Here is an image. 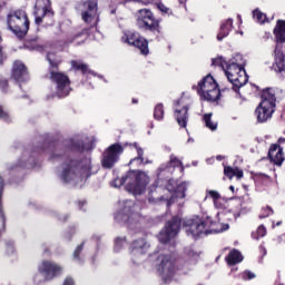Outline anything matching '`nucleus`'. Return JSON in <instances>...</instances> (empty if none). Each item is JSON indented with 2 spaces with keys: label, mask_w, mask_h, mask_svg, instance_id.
<instances>
[{
  "label": "nucleus",
  "mask_w": 285,
  "mask_h": 285,
  "mask_svg": "<svg viewBox=\"0 0 285 285\" xmlns=\"http://www.w3.org/2000/svg\"><path fill=\"white\" fill-rule=\"evenodd\" d=\"M50 161H62L57 168V177L62 184H70L71 186H79L83 184L90 175H92V160L85 158L82 160L66 157V151L57 148L49 157Z\"/></svg>",
  "instance_id": "obj_1"
},
{
  "label": "nucleus",
  "mask_w": 285,
  "mask_h": 285,
  "mask_svg": "<svg viewBox=\"0 0 285 285\" xmlns=\"http://www.w3.org/2000/svg\"><path fill=\"white\" fill-rule=\"evenodd\" d=\"M144 205L134 200H119L118 210L114 214V219L120 226H127L131 230L140 228L144 222Z\"/></svg>",
  "instance_id": "obj_2"
},
{
  "label": "nucleus",
  "mask_w": 285,
  "mask_h": 285,
  "mask_svg": "<svg viewBox=\"0 0 285 285\" xmlns=\"http://www.w3.org/2000/svg\"><path fill=\"white\" fill-rule=\"evenodd\" d=\"M229 225L213 220L208 214L203 216H196L195 218L187 222L186 233L189 237H202V235H212V233H224L228 230Z\"/></svg>",
  "instance_id": "obj_3"
},
{
  "label": "nucleus",
  "mask_w": 285,
  "mask_h": 285,
  "mask_svg": "<svg viewBox=\"0 0 285 285\" xmlns=\"http://www.w3.org/2000/svg\"><path fill=\"white\" fill-rule=\"evenodd\" d=\"M112 188L125 187L127 193L139 197L144 193V171L141 169H131L127 171L121 178H116L110 183Z\"/></svg>",
  "instance_id": "obj_4"
},
{
  "label": "nucleus",
  "mask_w": 285,
  "mask_h": 285,
  "mask_svg": "<svg viewBox=\"0 0 285 285\" xmlns=\"http://www.w3.org/2000/svg\"><path fill=\"white\" fill-rule=\"evenodd\" d=\"M277 106V98L275 97V89L266 88L262 92V101L255 110L256 119L259 124L268 121L275 112Z\"/></svg>",
  "instance_id": "obj_5"
},
{
  "label": "nucleus",
  "mask_w": 285,
  "mask_h": 285,
  "mask_svg": "<svg viewBox=\"0 0 285 285\" xmlns=\"http://www.w3.org/2000/svg\"><path fill=\"white\" fill-rule=\"evenodd\" d=\"M193 90L197 91V95H199L203 101L215 102L219 101V98L222 97L219 85L212 75L205 76L198 85H194Z\"/></svg>",
  "instance_id": "obj_6"
},
{
  "label": "nucleus",
  "mask_w": 285,
  "mask_h": 285,
  "mask_svg": "<svg viewBox=\"0 0 285 285\" xmlns=\"http://www.w3.org/2000/svg\"><path fill=\"white\" fill-rule=\"evenodd\" d=\"M7 26L18 39H23L30 30V21L28 20V13L23 10H17L7 16Z\"/></svg>",
  "instance_id": "obj_7"
},
{
  "label": "nucleus",
  "mask_w": 285,
  "mask_h": 285,
  "mask_svg": "<svg viewBox=\"0 0 285 285\" xmlns=\"http://www.w3.org/2000/svg\"><path fill=\"white\" fill-rule=\"evenodd\" d=\"M50 79L55 85V91L50 96H47V99H52L53 97H58L59 99H63V97H68L72 90L70 87V78L66 76L63 72L51 71Z\"/></svg>",
  "instance_id": "obj_8"
},
{
  "label": "nucleus",
  "mask_w": 285,
  "mask_h": 285,
  "mask_svg": "<svg viewBox=\"0 0 285 285\" xmlns=\"http://www.w3.org/2000/svg\"><path fill=\"white\" fill-rule=\"evenodd\" d=\"M157 271L165 284L173 282V278L177 273V269L175 268V258L168 254L160 255L158 257Z\"/></svg>",
  "instance_id": "obj_9"
},
{
  "label": "nucleus",
  "mask_w": 285,
  "mask_h": 285,
  "mask_svg": "<svg viewBox=\"0 0 285 285\" xmlns=\"http://www.w3.org/2000/svg\"><path fill=\"white\" fill-rule=\"evenodd\" d=\"M225 75L234 92H237L242 88V86H244L246 81H248L244 67H239V70H236L235 68H233V65H227V68L225 69Z\"/></svg>",
  "instance_id": "obj_10"
},
{
  "label": "nucleus",
  "mask_w": 285,
  "mask_h": 285,
  "mask_svg": "<svg viewBox=\"0 0 285 285\" xmlns=\"http://www.w3.org/2000/svg\"><path fill=\"white\" fill-rule=\"evenodd\" d=\"M193 99L188 96H183L175 106L174 117L180 128L188 126V108H190Z\"/></svg>",
  "instance_id": "obj_11"
},
{
  "label": "nucleus",
  "mask_w": 285,
  "mask_h": 285,
  "mask_svg": "<svg viewBox=\"0 0 285 285\" xmlns=\"http://www.w3.org/2000/svg\"><path fill=\"white\" fill-rule=\"evenodd\" d=\"M124 154V146L114 144L109 146L104 153L101 158L102 168H114L115 164L119 161V157Z\"/></svg>",
  "instance_id": "obj_12"
},
{
  "label": "nucleus",
  "mask_w": 285,
  "mask_h": 285,
  "mask_svg": "<svg viewBox=\"0 0 285 285\" xmlns=\"http://www.w3.org/2000/svg\"><path fill=\"white\" fill-rule=\"evenodd\" d=\"M179 228H181V218L175 216L171 222L165 225V228L159 233L158 239L161 244H168L174 237L179 234Z\"/></svg>",
  "instance_id": "obj_13"
},
{
  "label": "nucleus",
  "mask_w": 285,
  "mask_h": 285,
  "mask_svg": "<svg viewBox=\"0 0 285 285\" xmlns=\"http://www.w3.org/2000/svg\"><path fill=\"white\" fill-rule=\"evenodd\" d=\"M33 14L36 17L37 26L43 23L46 19L52 21L55 13L50 7V0H36Z\"/></svg>",
  "instance_id": "obj_14"
},
{
  "label": "nucleus",
  "mask_w": 285,
  "mask_h": 285,
  "mask_svg": "<svg viewBox=\"0 0 285 285\" xmlns=\"http://www.w3.org/2000/svg\"><path fill=\"white\" fill-rule=\"evenodd\" d=\"M38 271L41 275H43L46 282H50L55 279V277L63 275V266L52 261H42L38 266Z\"/></svg>",
  "instance_id": "obj_15"
},
{
  "label": "nucleus",
  "mask_w": 285,
  "mask_h": 285,
  "mask_svg": "<svg viewBox=\"0 0 285 285\" xmlns=\"http://www.w3.org/2000/svg\"><path fill=\"white\" fill-rule=\"evenodd\" d=\"M158 184L159 186H165L168 193L176 191V197H178L179 199H184V197H186V190H188L187 181H183L177 185V181H175L174 179L166 178V179H158Z\"/></svg>",
  "instance_id": "obj_16"
},
{
  "label": "nucleus",
  "mask_w": 285,
  "mask_h": 285,
  "mask_svg": "<svg viewBox=\"0 0 285 285\" xmlns=\"http://www.w3.org/2000/svg\"><path fill=\"white\" fill-rule=\"evenodd\" d=\"M129 250L132 266H141V262H144V238L134 240Z\"/></svg>",
  "instance_id": "obj_17"
},
{
  "label": "nucleus",
  "mask_w": 285,
  "mask_h": 285,
  "mask_svg": "<svg viewBox=\"0 0 285 285\" xmlns=\"http://www.w3.org/2000/svg\"><path fill=\"white\" fill-rule=\"evenodd\" d=\"M121 41L128 43V46H134V48L140 50V55H144V39L139 33L135 31H126L121 37Z\"/></svg>",
  "instance_id": "obj_18"
},
{
  "label": "nucleus",
  "mask_w": 285,
  "mask_h": 285,
  "mask_svg": "<svg viewBox=\"0 0 285 285\" xmlns=\"http://www.w3.org/2000/svg\"><path fill=\"white\" fill-rule=\"evenodd\" d=\"M175 168H180V171L184 170V167H181V160H179L177 157L175 156H170V160L167 164H163L159 167V173H158V177L159 179H161V177H164V175H173V173L175 171Z\"/></svg>",
  "instance_id": "obj_19"
},
{
  "label": "nucleus",
  "mask_w": 285,
  "mask_h": 285,
  "mask_svg": "<svg viewBox=\"0 0 285 285\" xmlns=\"http://www.w3.org/2000/svg\"><path fill=\"white\" fill-rule=\"evenodd\" d=\"M85 11L81 17L85 23H92L97 19V0H88L83 3Z\"/></svg>",
  "instance_id": "obj_20"
},
{
  "label": "nucleus",
  "mask_w": 285,
  "mask_h": 285,
  "mask_svg": "<svg viewBox=\"0 0 285 285\" xmlns=\"http://www.w3.org/2000/svg\"><path fill=\"white\" fill-rule=\"evenodd\" d=\"M12 79H14L17 83H26V81H28V69H26V65L21 61H16L13 63Z\"/></svg>",
  "instance_id": "obj_21"
},
{
  "label": "nucleus",
  "mask_w": 285,
  "mask_h": 285,
  "mask_svg": "<svg viewBox=\"0 0 285 285\" xmlns=\"http://www.w3.org/2000/svg\"><path fill=\"white\" fill-rule=\"evenodd\" d=\"M199 250H197L194 246L186 247L184 249L183 259L185 261V268H190V266H195L199 261Z\"/></svg>",
  "instance_id": "obj_22"
},
{
  "label": "nucleus",
  "mask_w": 285,
  "mask_h": 285,
  "mask_svg": "<svg viewBox=\"0 0 285 285\" xmlns=\"http://www.w3.org/2000/svg\"><path fill=\"white\" fill-rule=\"evenodd\" d=\"M274 65L273 68L276 72H285V57L282 45L277 43L274 50Z\"/></svg>",
  "instance_id": "obj_23"
},
{
  "label": "nucleus",
  "mask_w": 285,
  "mask_h": 285,
  "mask_svg": "<svg viewBox=\"0 0 285 285\" xmlns=\"http://www.w3.org/2000/svg\"><path fill=\"white\" fill-rule=\"evenodd\" d=\"M268 157L276 166L284 164V149L279 145L274 144L269 147Z\"/></svg>",
  "instance_id": "obj_24"
},
{
  "label": "nucleus",
  "mask_w": 285,
  "mask_h": 285,
  "mask_svg": "<svg viewBox=\"0 0 285 285\" xmlns=\"http://www.w3.org/2000/svg\"><path fill=\"white\" fill-rule=\"evenodd\" d=\"M144 26L145 30H150L151 32H157L159 30V21L155 20L153 11L145 9L144 11Z\"/></svg>",
  "instance_id": "obj_25"
},
{
  "label": "nucleus",
  "mask_w": 285,
  "mask_h": 285,
  "mask_svg": "<svg viewBox=\"0 0 285 285\" xmlns=\"http://www.w3.org/2000/svg\"><path fill=\"white\" fill-rule=\"evenodd\" d=\"M232 30H233V19L229 18L222 22L220 30L217 35V40L223 41L224 39H226V37L230 35Z\"/></svg>",
  "instance_id": "obj_26"
},
{
  "label": "nucleus",
  "mask_w": 285,
  "mask_h": 285,
  "mask_svg": "<svg viewBox=\"0 0 285 285\" xmlns=\"http://www.w3.org/2000/svg\"><path fill=\"white\" fill-rule=\"evenodd\" d=\"M6 186V180H3V176L0 175V200L3 196V188ZM3 230H6V216L3 215V208L0 203V237L3 235Z\"/></svg>",
  "instance_id": "obj_27"
},
{
  "label": "nucleus",
  "mask_w": 285,
  "mask_h": 285,
  "mask_svg": "<svg viewBox=\"0 0 285 285\" xmlns=\"http://www.w3.org/2000/svg\"><path fill=\"white\" fill-rule=\"evenodd\" d=\"M226 262L229 266H235V264L244 262V256L242 255V252L233 249L226 257Z\"/></svg>",
  "instance_id": "obj_28"
},
{
  "label": "nucleus",
  "mask_w": 285,
  "mask_h": 285,
  "mask_svg": "<svg viewBox=\"0 0 285 285\" xmlns=\"http://www.w3.org/2000/svg\"><path fill=\"white\" fill-rule=\"evenodd\" d=\"M66 146L67 150H70L71 153H83L85 150H88V147H86L81 140H69Z\"/></svg>",
  "instance_id": "obj_29"
},
{
  "label": "nucleus",
  "mask_w": 285,
  "mask_h": 285,
  "mask_svg": "<svg viewBox=\"0 0 285 285\" xmlns=\"http://www.w3.org/2000/svg\"><path fill=\"white\" fill-rule=\"evenodd\" d=\"M274 35H275L277 41H279V43H284V41H285V20L277 21V24L274 29Z\"/></svg>",
  "instance_id": "obj_30"
},
{
  "label": "nucleus",
  "mask_w": 285,
  "mask_h": 285,
  "mask_svg": "<svg viewBox=\"0 0 285 285\" xmlns=\"http://www.w3.org/2000/svg\"><path fill=\"white\" fill-rule=\"evenodd\" d=\"M71 68L73 70H80L82 75H95V72L88 68V65L83 63L82 61L72 60Z\"/></svg>",
  "instance_id": "obj_31"
},
{
  "label": "nucleus",
  "mask_w": 285,
  "mask_h": 285,
  "mask_svg": "<svg viewBox=\"0 0 285 285\" xmlns=\"http://www.w3.org/2000/svg\"><path fill=\"white\" fill-rule=\"evenodd\" d=\"M224 175L229 179H233V177H237V179H242V177H244V171L239 168L225 167Z\"/></svg>",
  "instance_id": "obj_32"
},
{
  "label": "nucleus",
  "mask_w": 285,
  "mask_h": 285,
  "mask_svg": "<svg viewBox=\"0 0 285 285\" xmlns=\"http://www.w3.org/2000/svg\"><path fill=\"white\" fill-rule=\"evenodd\" d=\"M227 63L232 65V68H235L236 70H239L240 67L246 66V61H244V56L239 53L234 55V57Z\"/></svg>",
  "instance_id": "obj_33"
},
{
  "label": "nucleus",
  "mask_w": 285,
  "mask_h": 285,
  "mask_svg": "<svg viewBox=\"0 0 285 285\" xmlns=\"http://www.w3.org/2000/svg\"><path fill=\"white\" fill-rule=\"evenodd\" d=\"M204 124L208 130L215 131L217 130V121L213 120V112L205 114L203 116Z\"/></svg>",
  "instance_id": "obj_34"
},
{
  "label": "nucleus",
  "mask_w": 285,
  "mask_h": 285,
  "mask_svg": "<svg viewBox=\"0 0 285 285\" xmlns=\"http://www.w3.org/2000/svg\"><path fill=\"white\" fill-rule=\"evenodd\" d=\"M47 61L49 62L51 68H57L59 63H61V58L57 56L55 52H48L47 53Z\"/></svg>",
  "instance_id": "obj_35"
},
{
  "label": "nucleus",
  "mask_w": 285,
  "mask_h": 285,
  "mask_svg": "<svg viewBox=\"0 0 285 285\" xmlns=\"http://www.w3.org/2000/svg\"><path fill=\"white\" fill-rule=\"evenodd\" d=\"M129 166L137 170V168H141L144 166V157H141V151H138V157L130 160Z\"/></svg>",
  "instance_id": "obj_36"
},
{
  "label": "nucleus",
  "mask_w": 285,
  "mask_h": 285,
  "mask_svg": "<svg viewBox=\"0 0 285 285\" xmlns=\"http://www.w3.org/2000/svg\"><path fill=\"white\" fill-rule=\"evenodd\" d=\"M253 17L256 23H266L267 18L264 12H262L259 9H255L253 11Z\"/></svg>",
  "instance_id": "obj_37"
},
{
  "label": "nucleus",
  "mask_w": 285,
  "mask_h": 285,
  "mask_svg": "<svg viewBox=\"0 0 285 285\" xmlns=\"http://www.w3.org/2000/svg\"><path fill=\"white\" fill-rule=\"evenodd\" d=\"M126 244H127L126 237L116 238L115 239V246H114L115 253H120V250L122 248H126Z\"/></svg>",
  "instance_id": "obj_38"
},
{
  "label": "nucleus",
  "mask_w": 285,
  "mask_h": 285,
  "mask_svg": "<svg viewBox=\"0 0 285 285\" xmlns=\"http://www.w3.org/2000/svg\"><path fill=\"white\" fill-rule=\"evenodd\" d=\"M154 118L156 119V121H161V119H164V105L163 104L156 105V107L154 109Z\"/></svg>",
  "instance_id": "obj_39"
},
{
  "label": "nucleus",
  "mask_w": 285,
  "mask_h": 285,
  "mask_svg": "<svg viewBox=\"0 0 285 285\" xmlns=\"http://www.w3.org/2000/svg\"><path fill=\"white\" fill-rule=\"evenodd\" d=\"M212 63L213 66H219V68H222L224 72L226 71V68H228V61H226L224 57H217L213 59Z\"/></svg>",
  "instance_id": "obj_40"
},
{
  "label": "nucleus",
  "mask_w": 285,
  "mask_h": 285,
  "mask_svg": "<svg viewBox=\"0 0 285 285\" xmlns=\"http://www.w3.org/2000/svg\"><path fill=\"white\" fill-rule=\"evenodd\" d=\"M208 197H210V199H213V203H215L218 199H222V194H219V191L217 190L206 189L205 199H208Z\"/></svg>",
  "instance_id": "obj_41"
},
{
  "label": "nucleus",
  "mask_w": 285,
  "mask_h": 285,
  "mask_svg": "<svg viewBox=\"0 0 285 285\" xmlns=\"http://www.w3.org/2000/svg\"><path fill=\"white\" fill-rule=\"evenodd\" d=\"M273 207L266 206L261 209L259 219H266V217H271V215H274Z\"/></svg>",
  "instance_id": "obj_42"
},
{
  "label": "nucleus",
  "mask_w": 285,
  "mask_h": 285,
  "mask_svg": "<svg viewBox=\"0 0 285 285\" xmlns=\"http://www.w3.org/2000/svg\"><path fill=\"white\" fill-rule=\"evenodd\" d=\"M219 215H223L224 217H226V219H228L229 222H233V219H237L239 217V214H236L233 210H228L227 213H217L216 214V218H219Z\"/></svg>",
  "instance_id": "obj_43"
},
{
  "label": "nucleus",
  "mask_w": 285,
  "mask_h": 285,
  "mask_svg": "<svg viewBox=\"0 0 285 285\" xmlns=\"http://www.w3.org/2000/svg\"><path fill=\"white\" fill-rule=\"evenodd\" d=\"M252 237H254V239H259V237H266V227H264V225H261L257 228L256 234H252Z\"/></svg>",
  "instance_id": "obj_44"
},
{
  "label": "nucleus",
  "mask_w": 285,
  "mask_h": 285,
  "mask_svg": "<svg viewBox=\"0 0 285 285\" xmlns=\"http://www.w3.org/2000/svg\"><path fill=\"white\" fill-rule=\"evenodd\" d=\"M7 255H14L17 250L14 249V242L7 240L6 242Z\"/></svg>",
  "instance_id": "obj_45"
},
{
  "label": "nucleus",
  "mask_w": 285,
  "mask_h": 285,
  "mask_svg": "<svg viewBox=\"0 0 285 285\" xmlns=\"http://www.w3.org/2000/svg\"><path fill=\"white\" fill-rule=\"evenodd\" d=\"M157 8L163 14H170V8L166 7L164 3H158Z\"/></svg>",
  "instance_id": "obj_46"
},
{
  "label": "nucleus",
  "mask_w": 285,
  "mask_h": 285,
  "mask_svg": "<svg viewBox=\"0 0 285 285\" xmlns=\"http://www.w3.org/2000/svg\"><path fill=\"white\" fill-rule=\"evenodd\" d=\"M85 245L86 243L80 244L73 252V258L77 259V262H79V254L83 250Z\"/></svg>",
  "instance_id": "obj_47"
},
{
  "label": "nucleus",
  "mask_w": 285,
  "mask_h": 285,
  "mask_svg": "<svg viewBox=\"0 0 285 285\" xmlns=\"http://www.w3.org/2000/svg\"><path fill=\"white\" fill-rule=\"evenodd\" d=\"M0 119H4V121H10V114L3 110V107H0Z\"/></svg>",
  "instance_id": "obj_48"
},
{
  "label": "nucleus",
  "mask_w": 285,
  "mask_h": 285,
  "mask_svg": "<svg viewBox=\"0 0 285 285\" xmlns=\"http://www.w3.org/2000/svg\"><path fill=\"white\" fill-rule=\"evenodd\" d=\"M0 89L2 92H8V80L6 78H0Z\"/></svg>",
  "instance_id": "obj_49"
},
{
  "label": "nucleus",
  "mask_w": 285,
  "mask_h": 285,
  "mask_svg": "<svg viewBox=\"0 0 285 285\" xmlns=\"http://www.w3.org/2000/svg\"><path fill=\"white\" fill-rule=\"evenodd\" d=\"M214 206L217 208V210H226V205L222 203V199L214 200Z\"/></svg>",
  "instance_id": "obj_50"
},
{
  "label": "nucleus",
  "mask_w": 285,
  "mask_h": 285,
  "mask_svg": "<svg viewBox=\"0 0 285 285\" xmlns=\"http://www.w3.org/2000/svg\"><path fill=\"white\" fill-rule=\"evenodd\" d=\"M88 31L82 30L81 32H78L77 35H75L72 37V39L69 40L70 43H75V41H77V39H81V37H83V35H86Z\"/></svg>",
  "instance_id": "obj_51"
},
{
  "label": "nucleus",
  "mask_w": 285,
  "mask_h": 285,
  "mask_svg": "<svg viewBox=\"0 0 285 285\" xmlns=\"http://www.w3.org/2000/svg\"><path fill=\"white\" fill-rule=\"evenodd\" d=\"M243 279H255V273L250 271H245L243 273Z\"/></svg>",
  "instance_id": "obj_52"
},
{
  "label": "nucleus",
  "mask_w": 285,
  "mask_h": 285,
  "mask_svg": "<svg viewBox=\"0 0 285 285\" xmlns=\"http://www.w3.org/2000/svg\"><path fill=\"white\" fill-rule=\"evenodd\" d=\"M62 285H75V279L72 277L67 276L62 283Z\"/></svg>",
  "instance_id": "obj_53"
},
{
  "label": "nucleus",
  "mask_w": 285,
  "mask_h": 285,
  "mask_svg": "<svg viewBox=\"0 0 285 285\" xmlns=\"http://www.w3.org/2000/svg\"><path fill=\"white\" fill-rule=\"evenodd\" d=\"M149 50H148V40H145V45H144V55H148Z\"/></svg>",
  "instance_id": "obj_54"
},
{
  "label": "nucleus",
  "mask_w": 285,
  "mask_h": 285,
  "mask_svg": "<svg viewBox=\"0 0 285 285\" xmlns=\"http://www.w3.org/2000/svg\"><path fill=\"white\" fill-rule=\"evenodd\" d=\"M137 26L140 27V28H144V19L141 17H138Z\"/></svg>",
  "instance_id": "obj_55"
},
{
  "label": "nucleus",
  "mask_w": 285,
  "mask_h": 285,
  "mask_svg": "<svg viewBox=\"0 0 285 285\" xmlns=\"http://www.w3.org/2000/svg\"><path fill=\"white\" fill-rule=\"evenodd\" d=\"M175 202V196H171L170 199H167V206H170Z\"/></svg>",
  "instance_id": "obj_56"
},
{
  "label": "nucleus",
  "mask_w": 285,
  "mask_h": 285,
  "mask_svg": "<svg viewBox=\"0 0 285 285\" xmlns=\"http://www.w3.org/2000/svg\"><path fill=\"white\" fill-rule=\"evenodd\" d=\"M3 62V52L1 51V47H0V63Z\"/></svg>",
  "instance_id": "obj_57"
},
{
  "label": "nucleus",
  "mask_w": 285,
  "mask_h": 285,
  "mask_svg": "<svg viewBox=\"0 0 285 285\" xmlns=\"http://www.w3.org/2000/svg\"><path fill=\"white\" fill-rule=\"evenodd\" d=\"M3 6H6V1L0 0V10H1V8H3Z\"/></svg>",
  "instance_id": "obj_58"
},
{
  "label": "nucleus",
  "mask_w": 285,
  "mask_h": 285,
  "mask_svg": "<svg viewBox=\"0 0 285 285\" xmlns=\"http://www.w3.org/2000/svg\"><path fill=\"white\" fill-rule=\"evenodd\" d=\"M278 144H285V138H278Z\"/></svg>",
  "instance_id": "obj_59"
},
{
  "label": "nucleus",
  "mask_w": 285,
  "mask_h": 285,
  "mask_svg": "<svg viewBox=\"0 0 285 285\" xmlns=\"http://www.w3.org/2000/svg\"><path fill=\"white\" fill-rule=\"evenodd\" d=\"M265 39H271V32L265 33Z\"/></svg>",
  "instance_id": "obj_60"
},
{
  "label": "nucleus",
  "mask_w": 285,
  "mask_h": 285,
  "mask_svg": "<svg viewBox=\"0 0 285 285\" xmlns=\"http://www.w3.org/2000/svg\"><path fill=\"white\" fill-rule=\"evenodd\" d=\"M150 178H148V176H144V183L146 184Z\"/></svg>",
  "instance_id": "obj_61"
},
{
  "label": "nucleus",
  "mask_w": 285,
  "mask_h": 285,
  "mask_svg": "<svg viewBox=\"0 0 285 285\" xmlns=\"http://www.w3.org/2000/svg\"><path fill=\"white\" fill-rule=\"evenodd\" d=\"M261 250H262L263 255H266V248L261 247Z\"/></svg>",
  "instance_id": "obj_62"
},
{
  "label": "nucleus",
  "mask_w": 285,
  "mask_h": 285,
  "mask_svg": "<svg viewBox=\"0 0 285 285\" xmlns=\"http://www.w3.org/2000/svg\"><path fill=\"white\" fill-rule=\"evenodd\" d=\"M229 190H232V193H235V186H229Z\"/></svg>",
  "instance_id": "obj_63"
},
{
  "label": "nucleus",
  "mask_w": 285,
  "mask_h": 285,
  "mask_svg": "<svg viewBox=\"0 0 285 285\" xmlns=\"http://www.w3.org/2000/svg\"><path fill=\"white\" fill-rule=\"evenodd\" d=\"M137 102H138V100L134 98L132 99V104H137Z\"/></svg>",
  "instance_id": "obj_64"
}]
</instances>
